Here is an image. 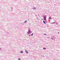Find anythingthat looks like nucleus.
Here are the masks:
<instances>
[{
	"instance_id": "obj_1",
	"label": "nucleus",
	"mask_w": 60,
	"mask_h": 60,
	"mask_svg": "<svg viewBox=\"0 0 60 60\" xmlns=\"http://www.w3.org/2000/svg\"><path fill=\"white\" fill-rule=\"evenodd\" d=\"M28 32H27V34H31V33H32V31H31V30H30L29 29H28Z\"/></svg>"
},
{
	"instance_id": "obj_2",
	"label": "nucleus",
	"mask_w": 60,
	"mask_h": 60,
	"mask_svg": "<svg viewBox=\"0 0 60 60\" xmlns=\"http://www.w3.org/2000/svg\"><path fill=\"white\" fill-rule=\"evenodd\" d=\"M47 18V16L46 15H45L44 16V20H47V19L46 18Z\"/></svg>"
},
{
	"instance_id": "obj_3",
	"label": "nucleus",
	"mask_w": 60,
	"mask_h": 60,
	"mask_svg": "<svg viewBox=\"0 0 60 60\" xmlns=\"http://www.w3.org/2000/svg\"><path fill=\"white\" fill-rule=\"evenodd\" d=\"M51 18V17H49V20H50V19H52V18Z\"/></svg>"
},
{
	"instance_id": "obj_4",
	"label": "nucleus",
	"mask_w": 60,
	"mask_h": 60,
	"mask_svg": "<svg viewBox=\"0 0 60 60\" xmlns=\"http://www.w3.org/2000/svg\"><path fill=\"white\" fill-rule=\"evenodd\" d=\"M25 52L26 53V54H28L29 53L28 52V51H27V50H26Z\"/></svg>"
},
{
	"instance_id": "obj_5",
	"label": "nucleus",
	"mask_w": 60,
	"mask_h": 60,
	"mask_svg": "<svg viewBox=\"0 0 60 60\" xmlns=\"http://www.w3.org/2000/svg\"><path fill=\"white\" fill-rule=\"evenodd\" d=\"M20 53H23V52L22 51H21L20 52Z\"/></svg>"
},
{
	"instance_id": "obj_6",
	"label": "nucleus",
	"mask_w": 60,
	"mask_h": 60,
	"mask_svg": "<svg viewBox=\"0 0 60 60\" xmlns=\"http://www.w3.org/2000/svg\"><path fill=\"white\" fill-rule=\"evenodd\" d=\"M36 9V8H33V10H35V9Z\"/></svg>"
},
{
	"instance_id": "obj_7",
	"label": "nucleus",
	"mask_w": 60,
	"mask_h": 60,
	"mask_svg": "<svg viewBox=\"0 0 60 60\" xmlns=\"http://www.w3.org/2000/svg\"><path fill=\"white\" fill-rule=\"evenodd\" d=\"M43 22L44 24H46V22L44 21H43Z\"/></svg>"
},
{
	"instance_id": "obj_8",
	"label": "nucleus",
	"mask_w": 60,
	"mask_h": 60,
	"mask_svg": "<svg viewBox=\"0 0 60 60\" xmlns=\"http://www.w3.org/2000/svg\"><path fill=\"white\" fill-rule=\"evenodd\" d=\"M34 35V33H32L31 35V36H32Z\"/></svg>"
},
{
	"instance_id": "obj_9",
	"label": "nucleus",
	"mask_w": 60,
	"mask_h": 60,
	"mask_svg": "<svg viewBox=\"0 0 60 60\" xmlns=\"http://www.w3.org/2000/svg\"><path fill=\"white\" fill-rule=\"evenodd\" d=\"M56 23V22H52V23H51V24H54V23Z\"/></svg>"
},
{
	"instance_id": "obj_10",
	"label": "nucleus",
	"mask_w": 60,
	"mask_h": 60,
	"mask_svg": "<svg viewBox=\"0 0 60 60\" xmlns=\"http://www.w3.org/2000/svg\"><path fill=\"white\" fill-rule=\"evenodd\" d=\"M43 49L45 50V49H46V48H43Z\"/></svg>"
},
{
	"instance_id": "obj_11",
	"label": "nucleus",
	"mask_w": 60,
	"mask_h": 60,
	"mask_svg": "<svg viewBox=\"0 0 60 60\" xmlns=\"http://www.w3.org/2000/svg\"><path fill=\"white\" fill-rule=\"evenodd\" d=\"M24 23H26V20L24 22Z\"/></svg>"
},
{
	"instance_id": "obj_12",
	"label": "nucleus",
	"mask_w": 60,
	"mask_h": 60,
	"mask_svg": "<svg viewBox=\"0 0 60 60\" xmlns=\"http://www.w3.org/2000/svg\"><path fill=\"white\" fill-rule=\"evenodd\" d=\"M51 39H52V40H53V38H51Z\"/></svg>"
},
{
	"instance_id": "obj_13",
	"label": "nucleus",
	"mask_w": 60,
	"mask_h": 60,
	"mask_svg": "<svg viewBox=\"0 0 60 60\" xmlns=\"http://www.w3.org/2000/svg\"><path fill=\"white\" fill-rule=\"evenodd\" d=\"M18 60H20V59L19 58H18Z\"/></svg>"
},
{
	"instance_id": "obj_14",
	"label": "nucleus",
	"mask_w": 60,
	"mask_h": 60,
	"mask_svg": "<svg viewBox=\"0 0 60 60\" xmlns=\"http://www.w3.org/2000/svg\"><path fill=\"white\" fill-rule=\"evenodd\" d=\"M44 34V35H47V34Z\"/></svg>"
},
{
	"instance_id": "obj_15",
	"label": "nucleus",
	"mask_w": 60,
	"mask_h": 60,
	"mask_svg": "<svg viewBox=\"0 0 60 60\" xmlns=\"http://www.w3.org/2000/svg\"><path fill=\"white\" fill-rule=\"evenodd\" d=\"M28 35H29V36H31V35L29 34Z\"/></svg>"
},
{
	"instance_id": "obj_16",
	"label": "nucleus",
	"mask_w": 60,
	"mask_h": 60,
	"mask_svg": "<svg viewBox=\"0 0 60 60\" xmlns=\"http://www.w3.org/2000/svg\"><path fill=\"white\" fill-rule=\"evenodd\" d=\"M56 24H57V22H56Z\"/></svg>"
},
{
	"instance_id": "obj_17",
	"label": "nucleus",
	"mask_w": 60,
	"mask_h": 60,
	"mask_svg": "<svg viewBox=\"0 0 60 60\" xmlns=\"http://www.w3.org/2000/svg\"><path fill=\"white\" fill-rule=\"evenodd\" d=\"M43 20V19H42V20Z\"/></svg>"
},
{
	"instance_id": "obj_18",
	"label": "nucleus",
	"mask_w": 60,
	"mask_h": 60,
	"mask_svg": "<svg viewBox=\"0 0 60 60\" xmlns=\"http://www.w3.org/2000/svg\"><path fill=\"white\" fill-rule=\"evenodd\" d=\"M59 32H58V34H59Z\"/></svg>"
},
{
	"instance_id": "obj_19",
	"label": "nucleus",
	"mask_w": 60,
	"mask_h": 60,
	"mask_svg": "<svg viewBox=\"0 0 60 60\" xmlns=\"http://www.w3.org/2000/svg\"><path fill=\"white\" fill-rule=\"evenodd\" d=\"M45 22L46 23H47V22Z\"/></svg>"
},
{
	"instance_id": "obj_20",
	"label": "nucleus",
	"mask_w": 60,
	"mask_h": 60,
	"mask_svg": "<svg viewBox=\"0 0 60 60\" xmlns=\"http://www.w3.org/2000/svg\"><path fill=\"white\" fill-rule=\"evenodd\" d=\"M11 10H12V9H11Z\"/></svg>"
}]
</instances>
